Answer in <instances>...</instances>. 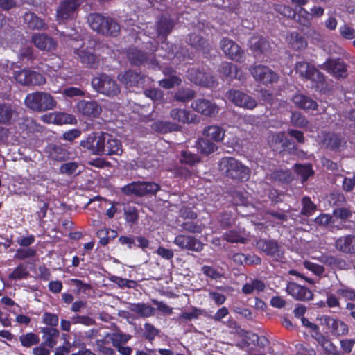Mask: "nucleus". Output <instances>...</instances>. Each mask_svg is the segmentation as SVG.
Returning <instances> with one entry per match:
<instances>
[{"mask_svg": "<svg viewBox=\"0 0 355 355\" xmlns=\"http://www.w3.org/2000/svg\"><path fill=\"white\" fill-rule=\"evenodd\" d=\"M220 170L226 177L238 182H245L250 177V168L234 157H223L219 163Z\"/></svg>", "mask_w": 355, "mask_h": 355, "instance_id": "f257e3e1", "label": "nucleus"}, {"mask_svg": "<svg viewBox=\"0 0 355 355\" xmlns=\"http://www.w3.org/2000/svg\"><path fill=\"white\" fill-rule=\"evenodd\" d=\"M90 28L103 35L116 37L120 32V25L112 18L98 13H92L88 17Z\"/></svg>", "mask_w": 355, "mask_h": 355, "instance_id": "f03ea898", "label": "nucleus"}, {"mask_svg": "<svg viewBox=\"0 0 355 355\" xmlns=\"http://www.w3.org/2000/svg\"><path fill=\"white\" fill-rule=\"evenodd\" d=\"M24 103L28 108L39 112L53 110L57 105L54 97L45 92L28 94L24 99Z\"/></svg>", "mask_w": 355, "mask_h": 355, "instance_id": "7ed1b4c3", "label": "nucleus"}, {"mask_svg": "<svg viewBox=\"0 0 355 355\" xmlns=\"http://www.w3.org/2000/svg\"><path fill=\"white\" fill-rule=\"evenodd\" d=\"M91 84L95 91L108 97L116 96L121 92V87L117 81L105 73L94 77Z\"/></svg>", "mask_w": 355, "mask_h": 355, "instance_id": "20e7f679", "label": "nucleus"}, {"mask_svg": "<svg viewBox=\"0 0 355 355\" xmlns=\"http://www.w3.org/2000/svg\"><path fill=\"white\" fill-rule=\"evenodd\" d=\"M160 190L161 187L159 184L148 181L132 182L121 188L123 194L137 197L155 196Z\"/></svg>", "mask_w": 355, "mask_h": 355, "instance_id": "39448f33", "label": "nucleus"}, {"mask_svg": "<svg viewBox=\"0 0 355 355\" xmlns=\"http://www.w3.org/2000/svg\"><path fill=\"white\" fill-rule=\"evenodd\" d=\"M105 137H107V132H92L81 140L80 145L85 152L90 155L101 156L105 150Z\"/></svg>", "mask_w": 355, "mask_h": 355, "instance_id": "423d86ee", "label": "nucleus"}, {"mask_svg": "<svg viewBox=\"0 0 355 355\" xmlns=\"http://www.w3.org/2000/svg\"><path fill=\"white\" fill-rule=\"evenodd\" d=\"M187 78L196 85L205 87H214L217 82L215 78L207 73L204 69L193 66L188 69L187 71Z\"/></svg>", "mask_w": 355, "mask_h": 355, "instance_id": "0eeeda50", "label": "nucleus"}, {"mask_svg": "<svg viewBox=\"0 0 355 355\" xmlns=\"http://www.w3.org/2000/svg\"><path fill=\"white\" fill-rule=\"evenodd\" d=\"M249 71L257 82L266 86H272L279 80V76L268 67L258 64L251 66Z\"/></svg>", "mask_w": 355, "mask_h": 355, "instance_id": "6e6552de", "label": "nucleus"}, {"mask_svg": "<svg viewBox=\"0 0 355 355\" xmlns=\"http://www.w3.org/2000/svg\"><path fill=\"white\" fill-rule=\"evenodd\" d=\"M320 67L338 80L345 79L348 76L347 64L340 58H328Z\"/></svg>", "mask_w": 355, "mask_h": 355, "instance_id": "1a4fd4ad", "label": "nucleus"}, {"mask_svg": "<svg viewBox=\"0 0 355 355\" xmlns=\"http://www.w3.org/2000/svg\"><path fill=\"white\" fill-rule=\"evenodd\" d=\"M13 77L17 83L24 86L42 85L46 83V78L42 73L31 70L15 71Z\"/></svg>", "mask_w": 355, "mask_h": 355, "instance_id": "9d476101", "label": "nucleus"}, {"mask_svg": "<svg viewBox=\"0 0 355 355\" xmlns=\"http://www.w3.org/2000/svg\"><path fill=\"white\" fill-rule=\"evenodd\" d=\"M227 97L236 106L245 109L252 110L257 105V101L254 98L240 90H229L227 93Z\"/></svg>", "mask_w": 355, "mask_h": 355, "instance_id": "9b49d317", "label": "nucleus"}, {"mask_svg": "<svg viewBox=\"0 0 355 355\" xmlns=\"http://www.w3.org/2000/svg\"><path fill=\"white\" fill-rule=\"evenodd\" d=\"M80 6L78 0H63L60 2L57 11L56 17L59 22L73 19Z\"/></svg>", "mask_w": 355, "mask_h": 355, "instance_id": "f8f14e48", "label": "nucleus"}, {"mask_svg": "<svg viewBox=\"0 0 355 355\" xmlns=\"http://www.w3.org/2000/svg\"><path fill=\"white\" fill-rule=\"evenodd\" d=\"M220 46L223 53L229 59L241 62L244 57L243 50L234 41L227 37L223 38L220 42Z\"/></svg>", "mask_w": 355, "mask_h": 355, "instance_id": "ddd939ff", "label": "nucleus"}, {"mask_svg": "<svg viewBox=\"0 0 355 355\" xmlns=\"http://www.w3.org/2000/svg\"><path fill=\"white\" fill-rule=\"evenodd\" d=\"M256 247L267 256L279 261L282 258V252L277 241L275 239H259L256 242Z\"/></svg>", "mask_w": 355, "mask_h": 355, "instance_id": "4468645a", "label": "nucleus"}, {"mask_svg": "<svg viewBox=\"0 0 355 355\" xmlns=\"http://www.w3.org/2000/svg\"><path fill=\"white\" fill-rule=\"evenodd\" d=\"M173 243L182 250L200 252L204 248V244L195 236L179 234L175 237Z\"/></svg>", "mask_w": 355, "mask_h": 355, "instance_id": "2eb2a0df", "label": "nucleus"}, {"mask_svg": "<svg viewBox=\"0 0 355 355\" xmlns=\"http://www.w3.org/2000/svg\"><path fill=\"white\" fill-rule=\"evenodd\" d=\"M82 64L86 67L91 69H97L100 64L99 58L95 53V49L93 47L81 46L80 49L74 50Z\"/></svg>", "mask_w": 355, "mask_h": 355, "instance_id": "dca6fc26", "label": "nucleus"}, {"mask_svg": "<svg viewBox=\"0 0 355 355\" xmlns=\"http://www.w3.org/2000/svg\"><path fill=\"white\" fill-rule=\"evenodd\" d=\"M76 108L79 114L88 119L97 118L102 112L101 105L96 101L80 100Z\"/></svg>", "mask_w": 355, "mask_h": 355, "instance_id": "f3484780", "label": "nucleus"}, {"mask_svg": "<svg viewBox=\"0 0 355 355\" xmlns=\"http://www.w3.org/2000/svg\"><path fill=\"white\" fill-rule=\"evenodd\" d=\"M345 144L340 134L331 131L321 132V144L331 151H340L341 146Z\"/></svg>", "mask_w": 355, "mask_h": 355, "instance_id": "a211bd4d", "label": "nucleus"}, {"mask_svg": "<svg viewBox=\"0 0 355 355\" xmlns=\"http://www.w3.org/2000/svg\"><path fill=\"white\" fill-rule=\"evenodd\" d=\"M286 291L293 298L300 301H309L313 297L310 289L295 282H288L286 286Z\"/></svg>", "mask_w": 355, "mask_h": 355, "instance_id": "6ab92c4d", "label": "nucleus"}, {"mask_svg": "<svg viewBox=\"0 0 355 355\" xmlns=\"http://www.w3.org/2000/svg\"><path fill=\"white\" fill-rule=\"evenodd\" d=\"M191 107L196 112L207 116H216L218 108L215 103L205 98H198L191 103Z\"/></svg>", "mask_w": 355, "mask_h": 355, "instance_id": "aec40b11", "label": "nucleus"}, {"mask_svg": "<svg viewBox=\"0 0 355 355\" xmlns=\"http://www.w3.org/2000/svg\"><path fill=\"white\" fill-rule=\"evenodd\" d=\"M34 45L40 50L51 51L56 49L57 42L44 33H34L31 37Z\"/></svg>", "mask_w": 355, "mask_h": 355, "instance_id": "412c9836", "label": "nucleus"}, {"mask_svg": "<svg viewBox=\"0 0 355 355\" xmlns=\"http://www.w3.org/2000/svg\"><path fill=\"white\" fill-rule=\"evenodd\" d=\"M335 248L344 254H355V235L347 234L340 236L335 241Z\"/></svg>", "mask_w": 355, "mask_h": 355, "instance_id": "4be33fe9", "label": "nucleus"}, {"mask_svg": "<svg viewBox=\"0 0 355 355\" xmlns=\"http://www.w3.org/2000/svg\"><path fill=\"white\" fill-rule=\"evenodd\" d=\"M186 42L192 48L202 52L203 54L209 53L211 49L208 41L202 35L196 33L189 34Z\"/></svg>", "mask_w": 355, "mask_h": 355, "instance_id": "5701e85b", "label": "nucleus"}, {"mask_svg": "<svg viewBox=\"0 0 355 355\" xmlns=\"http://www.w3.org/2000/svg\"><path fill=\"white\" fill-rule=\"evenodd\" d=\"M249 46L255 55H266L270 49L269 42L262 36L252 37L249 41Z\"/></svg>", "mask_w": 355, "mask_h": 355, "instance_id": "b1692460", "label": "nucleus"}, {"mask_svg": "<svg viewBox=\"0 0 355 355\" xmlns=\"http://www.w3.org/2000/svg\"><path fill=\"white\" fill-rule=\"evenodd\" d=\"M127 57L132 65L139 67L147 62L152 58H154V55L152 53H148L133 47L129 49L127 51Z\"/></svg>", "mask_w": 355, "mask_h": 355, "instance_id": "393cba45", "label": "nucleus"}, {"mask_svg": "<svg viewBox=\"0 0 355 355\" xmlns=\"http://www.w3.org/2000/svg\"><path fill=\"white\" fill-rule=\"evenodd\" d=\"M105 150L102 155L112 156L121 155L123 150L121 141L112 135L107 133V137H105Z\"/></svg>", "mask_w": 355, "mask_h": 355, "instance_id": "a878e982", "label": "nucleus"}, {"mask_svg": "<svg viewBox=\"0 0 355 355\" xmlns=\"http://www.w3.org/2000/svg\"><path fill=\"white\" fill-rule=\"evenodd\" d=\"M17 115L15 106L10 103L0 102V124L10 125Z\"/></svg>", "mask_w": 355, "mask_h": 355, "instance_id": "bb28decb", "label": "nucleus"}, {"mask_svg": "<svg viewBox=\"0 0 355 355\" xmlns=\"http://www.w3.org/2000/svg\"><path fill=\"white\" fill-rule=\"evenodd\" d=\"M174 26L175 21L170 16L162 15L156 23L157 35L164 39H166L172 32Z\"/></svg>", "mask_w": 355, "mask_h": 355, "instance_id": "cd10ccee", "label": "nucleus"}, {"mask_svg": "<svg viewBox=\"0 0 355 355\" xmlns=\"http://www.w3.org/2000/svg\"><path fill=\"white\" fill-rule=\"evenodd\" d=\"M295 105L304 110H316L318 105L310 96L302 94H295L292 97Z\"/></svg>", "mask_w": 355, "mask_h": 355, "instance_id": "c85d7f7f", "label": "nucleus"}, {"mask_svg": "<svg viewBox=\"0 0 355 355\" xmlns=\"http://www.w3.org/2000/svg\"><path fill=\"white\" fill-rule=\"evenodd\" d=\"M46 152L50 159L55 161H64L69 157V151L60 145L49 144L46 147Z\"/></svg>", "mask_w": 355, "mask_h": 355, "instance_id": "c756f323", "label": "nucleus"}, {"mask_svg": "<svg viewBox=\"0 0 355 355\" xmlns=\"http://www.w3.org/2000/svg\"><path fill=\"white\" fill-rule=\"evenodd\" d=\"M40 332L42 333V344L46 345L49 348L53 349L57 344V338L60 336V331L54 327H40Z\"/></svg>", "mask_w": 355, "mask_h": 355, "instance_id": "7c9ffc66", "label": "nucleus"}, {"mask_svg": "<svg viewBox=\"0 0 355 355\" xmlns=\"http://www.w3.org/2000/svg\"><path fill=\"white\" fill-rule=\"evenodd\" d=\"M128 309L141 318H148L155 314V309L144 302L131 303Z\"/></svg>", "mask_w": 355, "mask_h": 355, "instance_id": "2f4dec72", "label": "nucleus"}, {"mask_svg": "<svg viewBox=\"0 0 355 355\" xmlns=\"http://www.w3.org/2000/svg\"><path fill=\"white\" fill-rule=\"evenodd\" d=\"M24 21L28 28L32 30H42L47 28V25L44 21L34 12H26L24 15Z\"/></svg>", "mask_w": 355, "mask_h": 355, "instance_id": "473e14b6", "label": "nucleus"}, {"mask_svg": "<svg viewBox=\"0 0 355 355\" xmlns=\"http://www.w3.org/2000/svg\"><path fill=\"white\" fill-rule=\"evenodd\" d=\"M286 40L292 49L296 51L305 49L307 46V41L300 33L293 31L287 36Z\"/></svg>", "mask_w": 355, "mask_h": 355, "instance_id": "72a5a7b5", "label": "nucleus"}, {"mask_svg": "<svg viewBox=\"0 0 355 355\" xmlns=\"http://www.w3.org/2000/svg\"><path fill=\"white\" fill-rule=\"evenodd\" d=\"M220 72L224 78H229L230 80L236 78L240 79L239 73H241V70L238 69L236 65L227 62H225L221 64L220 67Z\"/></svg>", "mask_w": 355, "mask_h": 355, "instance_id": "f704fd0d", "label": "nucleus"}, {"mask_svg": "<svg viewBox=\"0 0 355 355\" xmlns=\"http://www.w3.org/2000/svg\"><path fill=\"white\" fill-rule=\"evenodd\" d=\"M170 116L174 121L183 124L191 123L193 118L189 110L181 108H173L170 112Z\"/></svg>", "mask_w": 355, "mask_h": 355, "instance_id": "c9c22d12", "label": "nucleus"}, {"mask_svg": "<svg viewBox=\"0 0 355 355\" xmlns=\"http://www.w3.org/2000/svg\"><path fill=\"white\" fill-rule=\"evenodd\" d=\"M306 80H310L313 87L316 89L322 90L327 86L326 78L323 73L318 71L315 67L312 69L311 73L309 76Z\"/></svg>", "mask_w": 355, "mask_h": 355, "instance_id": "e433bc0d", "label": "nucleus"}, {"mask_svg": "<svg viewBox=\"0 0 355 355\" xmlns=\"http://www.w3.org/2000/svg\"><path fill=\"white\" fill-rule=\"evenodd\" d=\"M196 147L199 153L205 155H209L216 151L217 146L208 139L199 138L196 141Z\"/></svg>", "mask_w": 355, "mask_h": 355, "instance_id": "4c0bfd02", "label": "nucleus"}, {"mask_svg": "<svg viewBox=\"0 0 355 355\" xmlns=\"http://www.w3.org/2000/svg\"><path fill=\"white\" fill-rule=\"evenodd\" d=\"M270 179L274 182L288 184L293 180V175L289 170L276 169L270 173Z\"/></svg>", "mask_w": 355, "mask_h": 355, "instance_id": "58836bf2", "label": "nucleus"}, {"mask_svg": "<svg viewBox=\"0 0 355 355\" xmlns=\"http://www.w3.org/2000/svg\"><path fill=\"white\" fill-rule=\"evenodd\" d=\"M320 262L332 269L338 270L345 269L347 265V263L344 259L332 255L322 256L320 259Z\"/></svg>", "mask_w": 355, "mask_h": 355, "instance_id": "ea45409f", "label": "nucleus"}, {"mask_svg": "<svg viewBox=\"0 0 355 355\" xmlns=\"http://www.w3.org/2000/svg\"><path fill=\"white\" fill-rule=\"evenodd\" d=\"M203 135L210 137L215 141H221L225 136V130L218 125L206 126L203 130Z\"/></svg>", "mask_w": 355, "mask_h": 355, "instance_id": "a19ab883", "label": "nucleus"}, {"mask_svg": "<svg viewBox=\"0 0 355 355\" xmlns=\"http://www.w3.org/2000/svg\"><path fill=\"white\" fill-rule=\"evenodd\" d=\"M151 127L155 131L162 134H166L179 130L178 125L169 121H155L152 124Z\"/></svg>", "mask_w": 355, "mask_h": 355, "instance_id": "79ce46f5", "label": "nucleus"}, {"mask_svg": "<svg viewBox=\"0 0 355 355\" xmlns=\"http://www.w3.org/2000/svg\"><path fill=\"white\" fill-rule=\"evenodd\" d=\"M271 142L272 146L276 148L275 150L279 149L280 151L284 150L290 144V141L286 137L284 132H279L274 135Z\"/></svg>", "mask_w": 355, "mask_h": 355, "instance_id": "37998d69", "label": "nucleus"}, {"mask_svg": "<svg viewBox=\"0 0 355 355\" xmlns=\"http://www.w3.org/2000/svg\"><path fill=\"white\" fill-rule=\"evenodd\" d=\"M18 59L21 64H25L27 67L32 66L35 59L33 49L31 47L21 49L18 53Z\"/></svg>", "mask_w": 355, "mask_h": 355, "instance_id": "c03bdc74", "label": "nucleus"}, {"mask_svg": "<svg viewBox=\"0 0 355 355\" xmlns=\"http://www.w3.org/2000/svg\"><path fill=\"white\" fill-rule=\"evenodd\" d=\"M315 66L311 63L306 61L297 62L295 66L296 73L299 74L300 77L302 79L306 80L312 72V69H314Z\"/></svg>", "mask_w": 355, "mask_h": 355, "instance_id": "a18cd8bd", "label": "nucleus"}, {"mask_svg": "<svg viewBox=\"0 0 355 355\" xmlns=\"http://www.w3.org/2000/svg\"><path fill=\"white\" fill-rule=\"evenodd\" d=\"M200 161L201 158L200 156L188 150H182L180 153V162L182 164L193 166L200 163Z\"/></svg>", "mask_w": 355, "mask_h": 355, "instance_id": "49530a36", "label": "nucleus"}, {"mask_svg": "<svg viewBox=\"0 0 355 355\" xmlns=\"http://www.w3.org/2000/svg\"><path fill=\"white\" fill-rule=\"evenodd\" d=\"M216 221L223 230H227L234 223L232 214L229 211H223L216 216Z\"/></svg>", "mask_w": 355, "mask_h": 355, "instance_id": "de8ad7c7", "label": "nucleus"}, {"mask_svg": "<svg viewBox=\"0 0 355 355\" xmlns=\"http://www.w3.org/2000/svg\"><path fill=\"white\" fill-rule=\"evenodd\" d=\"M295 172L301 178L302 182H306L309 178L314 174L312 165L310 164H296L295 165Z\"/></svg>", "mask_w": 355, "mask_h": 355, "instance_id": "09e8293b", "label": "nucleus"}, {"mask_svg": "<svg viewBox=\"0 0 355 355\" xmlns=\"http://www.w3.org/2000/svg\"><path fill=\"white\" fill-rule=\"evenodd\" d=\"M19 340L23 347L29 348L33 345H38L40 339L37 334L33 332H28L21 335L19 337Z\"/></svg>", "mask_w": 355, "mask_h": 355, "instance_id": "8fccbe9b", "label": "nucleus"}, {"mask_svg": "<svg viewBox=\"0 0 355 355\" xmlns=\"http://www.w3.org/2000/svg\"><path fill=\"white\" fill-rule=\"evenodd\" d=\"M331 333L336 336L347 334L349 329L347 324L340 320L335 319L331 323Z\"/></svg>", "mask_w": 355, "mask_h": 355, "instance_id": "3c124183", "label": "nucleus"}, {"mask_svg": "<svg viewBox=\"0 0 355 355\" xmlns=\"http://www.w3.org/2000/svg\"><path fill=\"white\" fill-rule=\"evenodd\" d=\"M28 276L29 272L27 270V266L24 263H20L8 275V279L10 280H21L27 279Z\"/></svg>", "mask_w": 355, "mask_h": 355, "instance_id": "603ef678", "label": "nucleus"}, {"mask_svg": "<svg viewBox=\"0 0 355 355\" xmlns=\"http://www.w3.org/2000/svg\"><path fill=\"white\" fill-rule=\"evenodd\" d=\"M160 330L157 329L153 324L146 322L144 324V332L142 337L148 340L150 343L153 344L155 338L159 336Z\"/></svg>", "mask_w": 355, "mask_h": 355, "instance_id": "864d4df0", "label": "nucleus"}, {"mask_svg": "<svg viewBox=\"0 0 355 355\" xmlns=\"http://www.w3.org/2000/svg\"><path fill=\"white\" fill-rule=\"evenodd\" d=\"M195 96V92L190 88H180L174 94V99L179 102L187 103Z\"/></svg>", "mask_w": 355, "mask_h": 355, "instance_id": "5fc2aeb1", "label": "nucleus"}, {"mask_svg": "<svg viewBox=\"0 0 355 355\" xmlns=\"http://www.w3.org/2000/svg\"><path fill=\"white\" fill-rule=\"evenodd\" d=\"M120 76V80L130 87L137 85L140 79L139 74L132 70L125 71L124 73Z\"/></svg>", "mask_w": 355, "mask_h": 355, "instance_id": "6e6d98bb", "label": "nucleus"}, {"mask_svg": "<svg viewBox=\"0 0 355 355\" xmlns=\"http://www.w3.org/2000/svg\"><path fill=\"white\" fill-rule=\"evenodd\" d=\"M302 208L300 214L305 216H310L317 210V206L309 196H304L302 199Z\"/></svg>", "mask_w": 355, "mask_h": 355, "instance_id": "4d7b16f0", "label": "nucleus"}, {"mask_svg": "<svg viewBox=\"0 0 355 355\" xmlns=\"http://www.w3.org/2000/svg\"><path fill=\"white\" fill-rule=\"evenodd\" d=\"M182 79L177 76L163 78L159 80L158 84L159 87L166 89H169L175 87H179L182 84Z\"/></svg>", "mask_w": 355, "mask_h": 355, "instance_id": "13d9d810", "label": "nucleus"}, {"mask_svg": "<svg viewBox=\"0 0 355 355\" xmlns=\"http://www.w3.org/2000/svg\"><path fill=\"white\" fill-rule=\"evenodd\" d=\"M200 315L207 316L206 312L203 309L192 306H191L190 312H183L180 315L179 318L186 320H191L198 319Z\"/></svg>", "mask_w": 355, "mask_h": 355, "instance_id": "bf43d9fd", "label": "nucleus"}, {"mask_svg": "<svg viewBox=\"0 0 355 355\" xmlns=\"http://www.w3.org/2000/svg\"><path fill=\"white\" fill-rule=\"evenodd\" d=\"M124 216L127 223L135 224L139 218L137 209L135 207L130 205L125 207Z\"/></svg>", "mask_w": 355, "mask_h": 355, "instance_id": "052dcab7", "label": "nucleus"}, {"mask_svg": "<svg viewBox=\"0 0 355 355\" xmlns=\"http://www.w3.org/2000/svg\"><path fill=\"white\" fill-rule=\"evenodd\" d=\"M71 320L73 324H80L87 327L96 324V321L88 315L76 314L71 318Z\"/></svg>", "mask_w": 355, "mask_h": 355, "instance_id": "680f3d73", "label": "nucleus"}, {"mask_svg": "<svg viewBox=\"0 0 355 355\" xmlns=\"http://www.w3.org/2000/svg\"><path fill=\"white\" fill-rule=\"evenodd\" d=\"M291 121L294 126L298 128H305L309 123L306 118L299 112H293L291 114Z\"/></svg>", "mask_w": 355, "mask_h": 355, "instance_id": "e2e57ef3", "label": "nucleus"}, {"mask_svg": "<svg viewBox=\"0 0 355 355\" xmlns=\"http://www.w3.org/2000/svg\"><path fill=\"white\" fill-rule=\"evenodd\" d=\"M131 338L132 336L130 334L116 333L113 334L112 337L111 338V341L112 345L115 347L125 345L131 339Z\"/></svg>", "mask_w": 355, "mask_h": 355, "instance_id": "0e129e2a", "label": "nucleus"}, {"mask_svg": "<svg viewBox=\"0 0 355 355\" xmlns=\"http://www.w3.org/2000/svg\"><path fill=\"white\" fill-rule=\"evenodd\" d=\"M42 322L47 326L48 327H54L56 328L59 323V317L55 313H52L50 312H44L42 315Z\"/></svg>", "mask_w": 355, "mask_h": 355, "instance_id": "69168bd1", "label": "nucleus"}, {"mask_svg": "<svg viewBox=\"0 0 355 355\" xmlns=\"http://www.w3.org/2000/svg\"><path fill=\"white\" fill-rule=\"evenodd\" d=\"M223 239L230 243L245 242V239L236 230H229L224 233Z\"/></svg>", "mask_w": 355, "mask_h": 355, "instance_id": "338daca9", "label": "nucleus"}, {"mask_svg": "<svg viewBox=\"0 0 355 355\" xmlns=\"http://www.w3.org/2000/svg\"><path fill=\"white\" fill-rule=\"evenodd\" d=\"M36 254V250L32 248H18L16 250L15 258L19 260H24L27 258L35 257Z\"/></svg>", "mask_w": 355, "mask_h": 355, "instance_id": "774afa93", "label": "nucleus"}]
</instances>
